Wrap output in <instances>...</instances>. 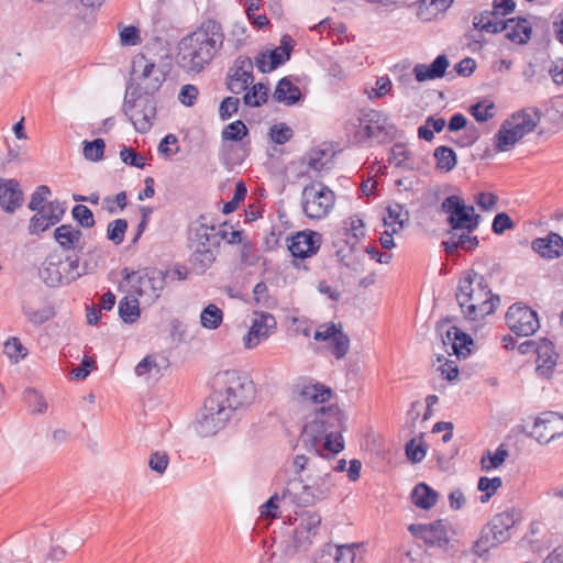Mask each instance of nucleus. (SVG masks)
Wrapping results in <instances>:
<instances>
[{"label": "nucleus", "mask_w": 563, "mask_h": 563, "mask_svg": "<svg viewBox=\"0 0 563 563\" xmlns=\"http://www.w3.org/2000/svg\"><path fill=\"white\" fill-rule=\"evenodd\" d=\"M224 42L222 26L207 20L178 44V63L187 73L202 71L216 57Z\"/></svg>", "instance_id": "obj_1"}, {"label": "nucleus", "mask_w": 563, "mask_h": 563, "mask_svg": "<svg viewBox=\"0 0 563 563\" xmlns=\"http://www.w3.org/2000/svg\"><path fill=\"white\" fill-rule=\"evenodd\" d=\"M341 422V415L336 407L322 406L303 426L299 442L308 451L334 457L344 449L343 438L340 433Z\"/></svg>", "instance_id": "obj_2"}, {"label": "nucleus", "mask_w": 563, "mask_h": 563, "mask_svg": "<svg viewBox=\"0 0 563 563\" xmlns=\"http://www.w3.org/2000/svg\"><path fill=\"white\" fill-rule=\"evenodd\" d=\"M455 298L466 320L477 321L493 313L500 299L494 296L485 277L474 271L466 272L459 280Z\"/></svg>", "instance_id": "obj_3"}, {"label": "nucleus", "mask_w": 563, "mask_h": 563, "mask_svg": "<svg viewBox=\"0 0 563 563\" xmlns=\"http://www.w3.org/2000/svg\"><path fill=\"white\" fill-rule=\"evenodd\" d=\"M205 218L201 217L200 220ZM220 247V238L216 225H209L201 221L190 228L189 249L191 251L189 262L195 272L202 274L214 263Z\"/></svg>", "instance_id": "obj_4"}, {"label": "nucleus", "mask_w": 563, "mask_h": 563, "mask_svg": "<svg viewBox=\"0 0 563 563\" xmlns=\"http://www.w3.org/2000/svg\"><path fill=\"white\" fill-rule=\"evenodd\" d=\"M332 464L324 472L306 474V478L289 479L283 492V497H288L291 503L307 507L323 500L332 488Z\"/></svg>", "instance_id": "obj_5"}, {"label": "nucleus", "mask_w": 563, "mask_h": 563, "mask_svg": "<svg viewBox=\"0 0 563 563\" xmlns=\"http://www.w3.org/2000/svg\"><path fill=\"white\" fill-rule=\"evenodd\" d=\"M216 385L219 393L213 395L224 396V405L234 411L240 406L250 401L254 396V384L247 375L235 369L220 372L216 376Z\"/></svg>", "instance_id": "obj_6"}, {"label": "nucleus", "mask_w": 563, "mask_h": 563, "mask_svg": "<svg viewBox=\"0 0 563 563\" xmlns=\"http://www.w3.org/2000/svg\"><path fill=\"white\" fill-rule=\"evenodd\" d=\"M396 133V126L390 122L389 117L378 110H362L355 124L354 141L365 143L369 140L384 142L391 139Z\"/></svg>", "instance_id": "obj_7"}, {"label": "nucleus", "mask_w": 563, "mask_h": 563, "mask_svg": "<svg viewBox=\"0 0 563 563\" xmlns=\"http://www.w3.org/2000/svg\"><path fill=\"white\" fill-rule=\"evenodd\" d=\"M334 192L322 183H310L301 192L302 211L309 219H322L333 209Z\"/></svg>", "instance_id": "obj_8"}, {"label": "nucleus", "mask_w": 563, "mask_h": 563, "mask_svg": "<svg viewBox=\"0 0 563 563\" xmlns=\"http://www.w3.org/2000/svg\"><path fill=\"white\" fill-rule=\"evenodd\" d=\"M225 407L221 395H211L205 401L203 409L197 420L196 430L201 437H210L223 429L232 416Z\"/></svg>", "instance_id": "obj_9"}, {"label": "nucleus", "mask_w": 563, "mask_h": 563, "mask_svg": "<svg viewBox=\"0 0 563 563\" xmlns=\"http://www.w3.org/2000/svg\"><path fill=\"white\" fill-rule=\"evenodd\" d=\"M443 212L448 213V223L452 231L465 230L475 231L481 221V216L475 213L473 206H466L462 198L452 195L441 203Z\"/></svg>", "instance_id": "obj_10"}, {"label": "nucleus", "mask_w": 563, "mask_h": 563, "mask_svg": "<svg viewBox=\"0 0 563 563\" xmlns=\"http://www.w3.org/2000/svg\"><path fill=\"white\" fill-rule=\"evenodd\" d=\"M131 76L132 80L136 82L137 88L145 95H153L165 81L163 70L143 54L134 56L132 60Z\"/></svg>", "instance_id": "obj_11"}, {"label": "nucleus", "mask_w": 563, "mask_h": 563, "mask_svg": "<svg viewBox=\"0 0 563 563\" xmlns=\"http://www.w3.org/2000/svg\"><path fill=\"white\" fill-rule=\"evenodd\" d=\"M134 92L125 96L123 103V112L130 119L135 130L140 133H146L153 124L156 108L154 102L148 98L140 96L133 98Z\"/></svg>", "instance_id": "obj_12"}, {"label": "nucleus", "mask_w": 563, "mask_h": 563, "mask_svg": "<svg viewBox=\"0 0 563 563\" xmlns=\"http://www.w3.org/2000/svg\"><path fill=\"white\" fill-rule=\"evenodd\" d=\"M505 319L510 331L519 336L532 335L540 327L537 312L521 303L509 307Z\"/></svg>", "instance_id": "obj_13"}, {"label": "nucleus", "mask_w": 563, "mask_h": 563, "mask_svg": "<svg viewBox=\"0 0 563 563\" xmlns=\"http://www.w3.org/2000/svg\"><path fill=\"white\" fill-rule=\"evenodd\" d=\"M313 339L330 344V349L335 358H343L350 350V339L342 330L341 323H323L314 331Z\"/></svg>", "instance_id": "obj_14"}, {"label": "nucleus", "mask_w": 563, "mask_h": 563, "mask_svg": "<svg viewBox=\"0 0 563 563\" xmlns=\"http://www.w3.org/2000/svg\"><path fill=\"white\" fill-rule=\"evenodd\" d=\"M309 454H296L292 457L290 472L292 477L290 479L306 478V474H317L324 472L331 465V459L323 453L308 451Z\"/></svg>", "instance_id": "obj_15"}, {"label": "nucleus", "mask_w": 563, "mask_h": 563, "mask_svg": "<svg viewBox=\"0 0 563 563\" xmlns=\"http://www.w3.org/2000/svg\"><path fill=\"white\" fill-rule=\"evenodd\" d=\"M295 523L294 544L297 549L306 550L319 532L321 516L313 511H305L295 518Z\"/></svg>", "instance_id": "obj_16"}, {"label": "nucleus", "mask_w": 563, "mask_h": 563, "mask_svg": "<svg viewBox=\"0 0 563 563\" xmlns=\"http://www.w3.org/2000/svg\"><path fill=\"white\" fill-rule=\"evenodd\" d=\"M253 62L249 57L240 56L234 60L227 74V88L234 95L245 91L253 82Z\"/></svg>", "instance_id": "obj_17"}, {"label": "nucleus", "mask_w": 563, "mask_h": 563, "mask_svg": "<svg viewBox=\"0 0 563 563\" xmlns=\"http://www.w3.org/2000/svg\"><path fill=\"white\" fill-rule=\"evenodd\" d=\"M531 435L540 443H549L551 440L563 435V417L556 412H545L537 418Z\"/></svg>", "instance_id": "obj_18"}, {"label": "nucleus", "mask_w": 563, "mask_h": 563, "mask_svg": "<svg viewBox=\"0 0 563 563\" xmlns=\"http://www.w3.org/2000/svg\"><path fill=\"white\" fill-rule=\"evenodd\" d=\"M321 241L320 233L311 230L301 231L289 239L288 250L294 257L307 258L317 254Z\"/></svg>", "instance_id": "obj_19"}, {"label": "nucleus", "mask_w": 563, "mask_h": 563, "mask_svg": "<svg viewBox=\"0 0 563 563\" xmlns=\"http://www.w3.org/2000/svg\"><path fill=\"white\" fill-rule=\"evenodd\" d=\"M276 320L271 313L256 314L249 331L243 336L244 347L249 350L256 347L262 341L268 339L276 329Z\"/></svg>", "instance_id": "obj_20"}, {"label": "nucleus", "mask_w": 563, "mask_h": 563, "mask_svg": "<svg viewBox=\"0 0 563 563\" xmlns=\"http://www.w3.org/2000/svg\"><path fill=\"white\" fill-rule=\"evenodd\" d=\"M409 531L429 545L443 548L449 542L448 523L444 520H437L429 525H411Z\"/></svg>", "instance_id": "obj_21"}, {"label": "nucleus", "mask_w": 563, "mask_h": 563, "mask_svg": "<svg viewBox=\"0 0 563 563\" xmlns=\"http://www.w3.org/2000/svg\"><path fill=\"white\" fill-rule=\"evenodd\" d=\"M540 121V112L538 109L530 108L518 111L507 119L504 123L510 130L516 132L520 139L531 133Z\"/></svg>", "instance_id": "obj_22"}, {"label": "nucleus", "mask_w": 563, "mask_h": 563, "mask_svg": "<svg viewBox=\"0 0 563 563\" xmlns=\"http://www.w3.org/2000/svg\"><path fill=\"white\" fill-rule=\"evenodd\" d=\"M167 272L152 269L139 277L134 285L135 292L139 296L150 295L152 299H157L166 284Z\"/></svg>", "instance_id": "obj_23"}, {"label": "nucleus", "mask_w": 563, "mask_h": 563, "mask_svg": "<svg viewBox=\"0 0 563 563\" xmlns=\"http://www.w3.org/2000/svg\"><path fill=\"white\" fill-rule=\"evenodd\" d=\"M519 519L520 512L511 508L494 516L487 527L493 531L497 541L506 542L510 538V529Z\"/></svg>", "instance_id": "obj_24"}, {"label": "nucleus", "mask_w": 563, "mask_h": 563, "mask_svg": "<svg viewBox=\"0 0 563 563\" xmlns=\"http://www.w3.org/2000/svg\"><path fill=\"white\" fill-rule=\"evenodd\" d=\"M531 247L543 258H558L563 255V238L555 232H550L544 238L534 239Z\"/></svg>", "instance_id": "obj_25"}, {"label": "nucleus", "mask_w": 563, "mask_h": 563, "mask_svg": "<svg viewBox=\"0 0 563 563\" xmlns=\"http://www.w3.org/2000/svg\"><path fill=\"white\" fill-rule=\"evenodd\" d=\"M23 201V192L15 179L0 180V206L7 212H14Z\"/></svg>", "instance_id": "obj_26"}, {"label": "nucleus", "mask_w": 563, "mask_h": 563, "mask_svg": "<svg viewBox=\"0 0 563 563\" xmlns=\"http://www.w3.org/2000/svg\"><path fill=\"white\" fill-rule=\"evenodd\" d=\"M44 265L45 266L41 272V276L51 287H55L62 284H69L80 276L79 273L76 275L65 274L66 265H63L62 261L54 262L53 260H46Z\"/></svg>", "instance_id": "obj_27"}, {"label": "nucleus", "mask_w": 563, "mask_h": 563, "mask_svg": "<svg viewBox=\"0 0 563 563\" xmlns=\"http://www.w3.org/2000/svg\"><path fill=\"white\" fill-rule=\"evenodd\" d=\"M503 25H505L504 31H506L507 38L514 43L523 45L531 37L532 26L525 18L508 19L504 21Z\"/></svg>", "instance_id": "obj_28"}, {"label": "nucleus", "mask_w": 563, "mask_h": 563, "mask_svg": "<svg viewBox=\"0 0 563 563\" xmlns=\"http://www.w3.org/2000/svg\"><path fill=\"white\" fill-rule=\"evenodd\" d=\"M448 67V57L445 55H439L430 65L417 64L413 67V75L420 82L433 80L443 77Z\"/></svg>", "instance_id": "obj_29"}, {"label": "nucleus", "mask_w": 563, "mask_h": 563, "mask_svg": "<svg viewBox=\"0 0 563 563\" xmlns=\"http://www.w3.org/2000/svg\"><path fill=\"white\" fill-rule=\"evenodd\" d=\"M301 98V91L299 87L294 85L287 77L280 79L277 84L275 91L273 92V99L278 103L285 106H294Z\"/></svg>", "instance_id": "obj_30"}, {"label": "nucleus", "mask_w": 563, "mask_h": 563, "mask_svg": "<svg viewBox=\"0 0 563 563\" xmlns=\"http://www.w3.org/2000/svg\"><path fill=\"white\" fill-rule=\"evenodd\" d=\"M331 395L332 390L322 384H308L303 385L298 391V400L318 405L324 404L330 399Z\"/></svg>", "instance_id": "obj_31"}, {"label": "nucleus", "mask_w": 563, "mask_h": 563, "mask_svg": "<svg viewBox=\"0 0 563 563\" xmlns=\"http://www.w3.org/2000/svg\"><path fill=\"white\" fill-rule=\"evenodd\" d=\"M504 20L498 16L497 11L486 10L476 14L473 19V25L476 30L487 33H499L504 31Z\"/></svg>", "instance_id": "obj_32"}, {"label": "nucleus", "mask_w": 563, "mask_h": 563, "mask_svg": "<svg viewBox=\"0 0 563 563\" xmlns=\"http://www.w3.org/2000/svg\"><path fill=\"white\" fill-rule=\"evenodd\" d=\"M81 236L82 232L70 224H63L54 231L56 242L65 251L75 250L78 246Z\"/></svg>", "instance_id": "obj_33"}, {"label": "nucleus", "mask_w": 563, "mask_h": 563, "mask_svg": "<svg viewBox=\"0 0 563 563\" xmlns=\"http://www.w3.org/2000/svg\"><path fill=\"white\" fill-rule=\"evenodd\" d=\"M410 219L409 211L400 203H391L387 207L384 216V224L393 229V232L400 231Z\"/></svg>", "instance_id": "obj_34"}, {"label": "nucleus", "mask_w": 563, "mask_h": 563, "mask_svg": "<svg viewBox=\"0 0 563 563\" xmlns=\"http://www.w3.org/2000/svg\"><path fill=\"white\" fill-rule=\"evenodd\" d=\"M445 336L448 341L452 342V350L459 358H465L470 354L471 350L468 349V345L473 344V340L468 334L462 332L456 327H451L446 331Z\"/></svg>", "instance_id": "obj_35"}, {"label": "nucleus", "mask_w": 563, "mask_h": 563, "mask_svg": "<svg viewBox=\"0 0 563 563\" xmlns=\"http://www.w3.org/2000/svg\"><path fill=\"white\" fill-rule=\"evenodd\" d=\"M412 503L421 509L432 508L439 498L438 493L426 483H419L411 493Z\"/></svg>", "instance_id": "obj_36"}, {"label": "nucleus", "mask_w": 563, "mask_h": 563, "mask_svg": "<svg viewBox=\"0 0 563 563\" xmlns=\"http://www.w3.org/2000/svg\"><path fill=\"white\" fill-rule=\"evenodd\" d=\"M292 38L289 35H284L280 40V45L272 51H266V56L272 62L271 68H277L286 60L290 58V54L292 51Z\"/></svg>", "instance_id": "obj_37"}, {"label": "nucleus", "mask_w": 563, "mask_h": 563, "mask_svg": "<svg viewBox=\"0 0 563 563\" xmlns=\"http://www.w3.org/2000/svg\"><path fill=\"white\" fill-rule=\"evenodd\" d=\"M119 316L124 323L132 324L141 314L140 302L134 296H125L119 302Z\"/></svg>", "instance_id": "obj_38"}, {"label": "nucleus", "mask_w": 563, "mask_h": 563, "mask_svg": "<svg viewBox=\"0 0 563 563\" xmlns=\"http://www.w3.org/2000/svg\"><path fill=\"white\" fill-rule=\"evenodd\" d=\"M508 455V450L504 444H500L495 452L487 450L481 459V467L486 472L498 468Z\"/></svg>", "instance_id": "obj_39"}, {"label": "nucleus", "mask_w": 563, "mask_h": 563, "mask_svg": "<svg viewBox=\"0 0 563 563\" xmlns=\"http://www.w3.org/2000/svg\"><path fill=\"white\" fill-rule=\"evenodd\" d=\"M269 88L263 82H257L252 86L243 96V102L246 107H261L268 99Z\"/></svg>", "instance_id": "obj_40"}, {"label": "nucleus", "mask_w": 563, "mask_h": 563, "mask_svg": "<svg viewBox=\"0 0 563 563\" xmlns=\"http://www.w3.org/2000/svg\"><path fill=\"white\" fill-rule=\"evenodd\" d=\"M389 162L396 167H401L408 170H411L415 167L412 153L402 144H395L391 147Z\"/></svg>", "instance_id": "obj_41"}, {"label": "nucleus", "mask_w": 563, "mask_h": 563, "mask_svg": "<svg viewBox=\"0 0 563 563\" xmlns=\"http://www.w3.org/2000/svg\"><path fill=\"white\" fill-rule=\"evenodd\" d=\"M520 140V136H518L516 132L506 126L505 123L501 124L499 131L494 137L495 146L500 152L510 151Z\"/></svg>", "instance_id": "obj_42"}, {"label": "nucleus", "mask_w": 563, "mask_h": 563, "mask_svg": "<svg viewBox=\"0 0 563 563\" xmlns=\"http://www.w3.org/2000/svg\"><path fill=\"white\" fill-rule=\"evenodd\" d=\"M223 321L222 310L214 303H209L200 314V323L203 328L216 330Z\"/></svg>", "instance_id": "obj_43"}, {"label": "nucleus", "mask_w": 563, "mask_h": 563, "mask_svg": "<svg viewBox=\"0 0 563 563\" xmlns=\"http://www.w3.org/2000/svg\"><path fill=\"white\" fill-rule=\"evenodd\" d=\"M437 168L442 172H451L457 163L455 152L449 146H439L434 150Z\"/></svg>", "instance_id": "obj_44"}, {"label": "nucleus", "mask_w": 563, "mask_h": 563, "mask_svg": "<svg viewBox=\"0 0 563 563\" xmlns=\"http://www.w3.org/2000/svg\"><path fill=\"white\" fill-rule=\"evenodd\" d=\"M22 310L26 319L33 324H42L52 319L55 314L51 306L34 308L29 303H24Z\"/></svg>", "instance_id": "obj_45"}, {"label": "nucleus", "mask_w": 563, "mask_h": 563, "mask_svg": "<svg viewBox=\"0 0 563 563\" xmlns=\"http://www.w3.org/2000/svg\"><path fill=\"white\" fill-rule=\"evenodd\" d=\"M453 0H421L418 14L424 20H430L439 12L445 11Z\"/></svg>", "instance_id": "obj_46"}, {"label": "nucleus", "mask_w": 563, "mask_h": 563, "mask_svg": "<svg viewBox=\"0 0 563 563\" xmlns=\"http://www.w3.org/2000/svg\"><path fill=\"white\" fill-rule=\"evenodd\" d=\"M501 543H504V542L497 541L495 539V534L489 529V527H485L482 530L481 537L474 544V552L477 555L483 556L484 554H486L489 551L490 548L498 547Z\"/></svg>", "instance_id": "obj_47"}, {"label": "nucleus", "mask_w": 563, "mask_h": 563, "mask_svg": "<svg viewBox=\"0 0 563 563\" xmlns=\"http://www.w3.org/2000/svg\"><path fill=\"white\" fill-rule=\"evenodd\" d=\"M503 486V481L500 477L496 476L493 478L489 477H481L477 483V489L484 493L479 500L481 503H487L493 495Z\"/></svg>", "instance_id": "obj_48"}, {"label": "nucleus", "mask_w": 563, "mask_h": 563, "mask_svg": "<svg viewBox=\"0 0 563 563\" xmlns=\"http://www.w3.org/2000/svg\"><path fill=\"white\" fill-rule=\"evenodd\" d=\"M249 133V129L242 120H236L230 124H228L222 133L223 141H233L239 142L242 141Z\"/></svg>", "instance_id": "obj_49"}, {"label": "nucleus", "mask_w": 563, "mask_h": 563, "mask_svg": "<svg viewBox=\"0 0 563 563\" xmlns=\"http://www.w3.org/2000/svg\"><path fill=\"white\" fill-rule=\"evenodd\" d=\"M104 141L102 139H96L91 142L85 141L84 142V156L86 159L91 162H99L103 157L104 153Z\"/></svg>", "instance_id": "obj_50"}, {"label": "nucleus", "mask_w": 563, "mask_h": 563, "mask_svg": "<svg viewBox=\"0 0 563 563\" xmlns=\"http://www.w3.org/2000/svg\"><path fill=\"white\" fill-rule=\"evenodd\" d=\"M4 354L13 362L18 363L27 355V350L18 338H11L4 343Z\"/></svg>", "instance_id": "obj_51"}, {"label": "nucleus", "mask_w": 563, "mask_h": 563, "mask_svg": "<svg viewBox=\"0 0 563 563\" xmlns=\"http://www.w3.org/2000/svg\"><path fill=\"white\" fill-rule=\"evenodd\" d=\"M128 229V221L124 219H117L111 221L107 228V238L115 245H119L124 240V234Z\"/></svg>", "instance_id": "obj_52"}, {"label": "nucleus", "mask_w": 563, "mask_h": 563, "mask_svg": "<svg viewBox=\"0 0 563 563\" xmlns=\"http://www.w3.org/2000/svg\"><path fill=\"white\" fill-rule=\"evenodd\" d=\"M495 104L488 100H484L473 104L470 108L471 114L478 122H486L494 117Z\"/></svg>", "instance_id": "obj_53"}, {"label": "nucleus", "mask_w": 563, "mask_h": 563, "mask_svg": "<svg viewBox=\"0 0 563 563\" xmlns=\"http://www.w3.org/2000/svg\"><path fill=\"white\" fill-rule=\"evenodd\" d=\"M269 136L274 143L283 145L294 136V131L286 123H277L269 129Z\"/></svg>", "instance_id": "obj_54"}, {"label": "nucleus", "mask_w": 563, "mask_h": 563, "mask_svg": "<svg viewBox=\"0 0 563 563\" xmlns=\"http://www.w3.org/2000/svg\"><path fill=\"white\" fill-rule=\"evenodd\" d=\"M357 544L333 545L335 563H354Z\"/></svg>", "instance_id": "obj_55"}, {"label": "nucleus", "mask_w": 563, "mask_h": 563, "mask_svg": "<svg viewBox=\"0 0 563 563\" xmlns=\"http://www.w3.org/2000/svg\"><path fill=\"white\" fill-rule=\"evenodd\" d=\"M120 43L123 46H135L141 43L140 31L137 27L119 24Z\"/></svg>", "instance_id": "obj_56"}, {"label": "nucleus", "mask_w": 563, "mask_h": 563, "mask_svg": "<svg viewBox=\"0 0 563 563\" xmlns=\"http://www.w3.org/2000/svg\"><path fill=\"white\" fill-rule=\"evenodd\" d=\"M73 218L82 228H92L95 225V218L91 210L84 205H76L71 210Z\"/></svg>", "instance_id": "obj_57"}, {"label": "nucleus", "mask_w": 563, "mask_h": 563, "mask_svg": "<svg viewBox=\"0 0 563 563\" xmlns=\"http://www.w3.org/2000/svg\"><path fill=\"white\" fill-rule=\"evenodd\" d=\"M518 351L522 355L534 352L541 358L543 356V351H545V352L551 351V342L544 340L541 343H537L533 340H527V341L522 342L521 344H519Z\"/></svg>", "instance_id": "obj_58"}, {"label": "nucleus", "mask_w": 563, "mask_h": 563, "mask_svg": "<svg viewBox=\"0 0 563 563\" xmlns=\"http://www.w3.org/2000/svg\"><path fill=\"white\" fill-rule=\"evenodd\" d=\"M246 192H247V189H246L245 184L243 181L236 183L235 188H234L233 198L230 201L224 203V206L222 208V212L228 214V213L235 211L238 209L240 202L244 200Z\"/></svg>", "instance_id": "obj_59"}, {"label": "nucleus", "mask_w": 563, "mask_h": 563, "mask_svg": "<svg viewBox=\"0 0 563 563\" xmlns=\"http://www.w3.org/2000/svg\"><path fill=\"white\" fill-rule=\"evenodd\" d=\"M168 464L169 456L166 452L155 451L150 455L148 466L153 472L159 475L165 473Z\"/></svg>", "instance_id": "obj_60"}, {"label": "nucleus", "mask_w": 563, "mask_h": 563, "mask_svg": "<svg viewBox=\"0 0 563 563\" xmlns=\"http://www.w3.org/2000/svg\"><path fill=\"white\" fill-rule=\"evenodd\" d=\"M25 399L33 413H43L47 409V402L44 397L35 389L25 391Z\"/></svg>", "instance_id": "obj_61"}, {"label": "nucleus", "mask_w": 563, "mask_h": 563, "mask_svg": "<svg viewBox=\"0 0 563 563\" xmlns=\"http://www.w3.org/2000/svg\"><path fill=\"white\" fill-rule=\"evenodd\" d=\"M120 157L126 165H131L136 168H143L145 166V157L136 153L131 147L123 146L120 151Z\"/></svg>", "instance_id": "obj_62"}, {"label": "nucleus", "mask_w": 563, "mask_h": 563, "mask_svg": "<svg viewBox=\"0 0 563 563\" xmlns=\"http://www.w3.org/2000/svg\"><path fill=\"white\" fill-rule=\"evenodd\" d=\"M49 194L51 190L47 186H38L31 196L29 208L33 211H43V208H45V206H43V202L47 199Z\"/></svg>", "instance_id": "obj_63"}, {"label": "nucleus", "mask_w": 563, "mask_h": 563, "mask_svg": "<svg viewBox=\"0 0 563 563\" xmlns=\"http://www.w3.org/2000/svg\"><path fill=\"white\" fill-rule=\"evenodd\" d=\"M406 455L412 463L421 462L426 456V448L423 443L417 442L415 439L406 444Z\"/></svg>", "instance_id": "obj_64"}]
</instances>
